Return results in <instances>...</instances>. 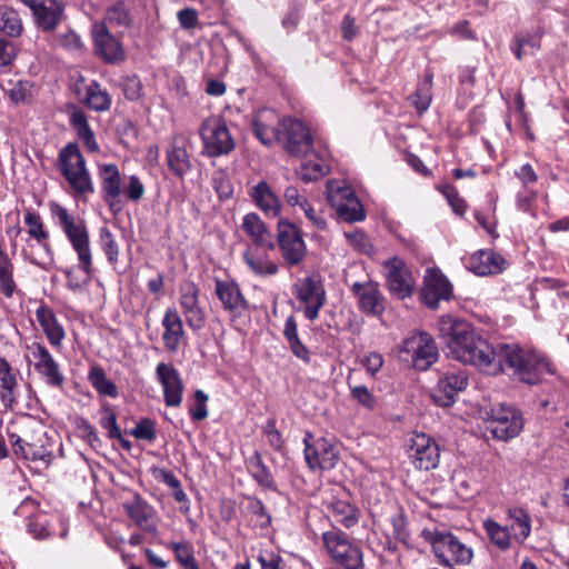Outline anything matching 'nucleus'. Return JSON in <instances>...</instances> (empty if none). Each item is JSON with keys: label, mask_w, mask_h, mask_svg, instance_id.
<instances>
[{"label": "nucleus", "mask_w": 569, "mask_h": 569, "mask_svg": "<svg viewBox=\"0 0 569 569\" xmlns=\"http://www.w3.org/2000/svg\"><path fill=\"white\" fill-rule=\"evenodd\" d=\"M438 330L443 339L447 356L466 365H471L487 375H497L502 363L518 380L536 385L542 377L553 373L549 359L536 350L525 349L515 343L501 345L497 353L467 321L450 315L439 318Z\"/></svg>", "instance_id": "f257e3e1"}, {"label": "nucleus", "mask_w": 569, "mask_h": 569, "mask_svg": "<svg viewBox=\"0 0 569 569\" xmlns=\"http://www.w3.org/2000/svg\"><path fill=\"white\" fill-rule=\"evenodd\" d=\"M49 209L56 223L61 228L72 249L77 253L79 268L90 277L92 271V251L86 222L76 218L58 202H50Z\"/></svg>", "instance_id": "f03ea898"}, {"label": "nucleus", "mask_w": 569, "mask_h": 569, "mask_svg": "<svg viewBox=\"0 0 569 569\" xmlns=\"http://www.w3.org/2000/svg\"><path fill=\"white\" fill-rule=\"evenodd\" d=\"M425 540L430 543L433 555L441 566L453 568L468 566L473 559L472 548L448 530H423Z\"/></svg>", "instance_id": "7ed1b4c3"}, {"label": "nucleus", "mask_w": 569, "mask_h": 569, "mask_svg": "<svg viewBox=\"0 0 569 569\" xmlns=\"http://www.w3.org/2000/svg\"><path fill=\"white\" fill-rule=\"evenodd\" d=\"M58 168L76 196H87L94 191L86 160L76 143H68L58 156Z\"/></svg>", "instance_id": "20e7f679"}, {"label": "nucleus", "mask_w": 569, "mask_h": 569, "mask_svg": "<svg viewBox=\"0 0 569 569\" xmlns=\"http://www.w3.org/2000/svg\"><path fill=\"white\" fill-rule=\"evenodd\" d=\"M321 539L333 562L343 569H363L361 548L350 541L345 532L338 529L327 530L322 532Z\"/></svg>", "instance_id": "39448f33"}, {"label": "nucleus", "mask_w": 569, "mask_h": 569, "mask_svg": "<svg viewBox=\"0 0 569 569\" xmlns=\"http://www.w3.org/2000/svg\"><path fill=\"white\" fill-rule=\"evenodd\" d=\"M438 355L436 342L427 332H416L403 339L398 347L399 359L418 370H427L437 361Z\"/></svg>", "instance_id": "423d86ee"}, {"label": "nucleus", "mask_w": 569, "mask_h": 569, "mask_svg": "<svg viewBox=\"0 0 569 569\" xmlns=\"http://www.w3.org/2000/svg\"><path fill=\"white\" fill-rule=\"evenodd\" d=\"M203 152L209 157L229 154L236 147L227 123L217 117L204 120L200 127Z\"/></svg>", "instance_id": "0eeeda50"}, {"label": "nucleus", "mask_w": 569, "mask_h": 569, "mask_svg": "<svg viewBox=\"0 0 569 569\" xmlns=\"http://www.w3.org/2000/svg\"><path fill=\"white\" fill-rule=\"evenodd\" d=\"M293 295L302 306L305 317L310 321H315L327 301L321 278L312 274L299 279L293 286Z\"/></svg>", "instance_id": "6e6552de"}, {"label": "nucleus", "mask_w": 569, "mask_h": 569, "mask_svg": "<svg viewBox=\"0 0 569 569\" xmlns=\"http://www.w3.org/2000/svg\"><path fill=\"white\" fill-rule=\"evenodd\" d=\"M328 189L329 202L341 220L349 223L365 220V208L350 187L336 186V183L329 181Z\"/></svg>", "instance_id": "1a4fd4ad"}, {"label": "nucleus", "mask_w": 569, "mask_h": 569, "mask_svg": "<svg viewBox=\"0 0 569 569\" xmlns=\"http://www.w3.org/2000/svg\"><path fill=\"white\" fill-rule=\"evenodd\" d=\"M277 244L281 257L290 267L300 264L307 256V246L302 234L292 222H278Z\"/></svg>", "instance_id": "9d476101"}, {"label": "nucleus", "mask_w": 569, "mask_h": 569, "mask_svg": "<svg viewBox=\"0 0 569 569\" xmlns=\"http://www.w3.org/2000/svg\"><path fill=\"white\" fill-rule=\"evenodd\" d=\"M305 459L308 467L312 470H331L339 460L338 447L326 438L313 439L311 433H307L305 439Z\"/></svg>", "instance_id": "9b49d317"}, {"label": "nucleus", "mask_w": 569, "mask_h": 569, "mask_svg": "<svg viewBox=\"0 0 569 569\" xmlns=\"http://www.w3.org/2000/svg\"><path fill=\"white\" fill-rule=\"evenodd\" d=\"M387 287L391 295L405 299L412 295L416 280L406 262L392 257L382 262Z\"/></svg>", "instance_id": "f8f14e48"}, {"label": "nucleus", "mask_w": 569, "mask_h": 569, "mask_svg": "<svg viewBox=\"0 0 569 569\" xmlns=\"http://www.w3.org/2000/svg\"><path fill=\"white\" fill-rule=\"evenodd\" d=\"M488 429L499 440H508L519 435L523 427L520 412L508 405H499L491 409Z\"/></svg>", "instance_id": "ddd939ff"}, {"label": "nucleus", "mask_w": 569, "mask_h": 569, "mask_svg": "<svg viewBox=\"0 0 569 569\" xmlns=\"http://www.w3.org/2000/svg\"><path fill=\"white\" fill-rule=\"evenodd\" d=\"M27 349L32 355L34 371L44 383L52 388H61L64 383L63 372L46 346L32 342L27 346Z\"/></svg>", "instance_id": "4468645a"}, {"label": "nucleus", "mask_w": 569, "mask_h": 569, "mask_svg": "<svg viewBox=\"0 0 569 569\" xmlns=\"http://www.w3.org/2000/svg\"><path fill=\"white\" fill-rule=\"evenodd\" d=\"M409 458L419 470L435 469L440 459L439 446L430 436L417 432L410 438Z\"/></svg>", "instance_id": "2eb2a0df"}, {"label": "nucleus", "mask_w": 569, "mask_h": 569, "mask_svg": "<svg viewBox=\"0 0 569 569\" xmlns=\"http://www.w3.org/2000/svg\"><path fill=\"white\" fill-rule=\"evenodd\" d=\"M283 148L292 156H306L312 148V137L299 120L282 119L281 140Z\"/></svg>", "instance_id": "dca6fc26"}, {"label": "nucleus", "mask_w": 569, "mask_h": 569, "mask_svg": "<svg viewBox=\"0 0 569 569\" xmlns=\"http://www.w3.org/2000/svg\"><path fill=\"white\" fill-rule=\"evenodd\" d=\"M451 296L452 286L441 270L427 268L421 290L423 303L430 309H437L441 300H449Z\"/></svg>", "instance_id": "f3484780"}, {"label": "nucleus", "mask_w": 569, "mask_h": 569, "mask_svg": "<svg viewBox=\"0 0 569 569\" xmlns=\"http://www.w3.org/2000/svg\"><path fill=\"white\" fill-rule=\"evenodd\" d=\"M468 386V377L462 370L443 373L432 389V399L441 407L455 403L457 396Z\"/></svg>", "instance_id": "a211bd4d"}, {"label": "nucleus", "mask_w": 569, "mask_h": 569, "mask_svg": "<svg viewBox=\"0 0 569 569\" xmlns=\"http://www.w3.org/2000/svg\"><path fill=\"white\" fill-rule=\"evenodd\" d=\"M156 378L162 387L166 405L168 407H179L184 390L179 371L171 363L160 362L156 367Z\"/></svg>", "instance_id": "6ab92c4d"}, {"label": "nucleus", "mask_w": 569, "mask_h": 569, "mask_svg": "<svg viewBox=\"0 0 569 569\" xmlns=\"http://www.w3.org/2000/svg\"><path fill=\"white\" fill-rule=\"evenodd\" d=\"M34 18L36 26L43 32L53 31L63 14V7L58 0H21Z\"/></svg>", "instance_id": "aec40b11"}, {"label": "nucleus", "mask_w": 569, "mask_h": 569, "mask_svg": "<svg viewBox=\"0 0 569 569\" xmlns=\"http://www.w3.org/2000/svg\"><path fill=\"white\" fill-rule=\"evenodd\" d=\"M252 132L264 146L281 140L282 120L272 109L263 108L256 112L251 121Z\"/></svg>", "instance_id": "412c9836"}, {"label": "nucleus", "mask_w": 569, "mask_h": 569, "mask_svg": "<svg viewBox=\"0 0 569 569\" xmlns=\"http://www.w3.org/2000/svg\"><path fill=\"white\" fill-rule=\"evenodd\" d=\"M351 292L357 298L359 309L371 316H379L385 310V298L380 292L379 284L372 280L353 282Z\"/></svg>", "instance_id": "4be33fe9"}, {"label": "nucleus", "mask_w": 569, "mask_h": 569, "mask_svg": "<svg viewBox=\"0 0 569 569\" xmlns=\"http://www.w3.org/2000/svg\"><path fill=\"white\" fill-rule=\"evenodd\" d=\"M214 293L232 318H238L248 308V302L241 292L239 284L233 280H214Z\"/></svg>", "instance_id": "5701e85b"}, {"label": "nucleus", "mask_w": 569, "mask_h": 569, "mask_svg": "<svg viewBox=\"0 0 569 569\" xmlns=\"http://www.w3.org/2000/svg\"><path fill=\"white\" fill-rule=\"evenodd\" d=\"M96 53L108 63L123 61L126 53L121 42L112 36L104 24H96L92 31Z\"/></svg>", "instance_id": "b1692460"}, {"label": "nucleus", "mask_w": 569, "mask_h": 569, "mask_svg": "<svg viewBox=\"0 0 569 569\" xmlns=\"http://www.w3.org/2000/svg\"><path fill=\"white\" fill-rule=\"evenodd\" d=\"M99 177L103 199L112 212H119L122 209L121 196V176L114 163H104L99 167Z\"/></svg>", "instance_id": "393cba45"}, {"label": "nucleus", "mask_w": 569, "mask_h": 569, "mask_svg": "<svg viewBox=\"0 0 569 569\" xmlns=\"http://www.w3.org/2000/svg\"><path fill=\"white\" fill-rule=\"evenodd\" d=\"M506 263L505 258L500 253L490 249H482L467 259L466 267L475 274L486 277L502 272Z\"/></svg>", "instance_id": "a878e982"}, {"label": "nucleus", "mask_w": 569, "mask_h": 569, "mask_svg": "<svg viewBox=\"0 0 569 569\" xmlns=\"http://www.w3.org/2000/svg\"><path fill=\"white\" fill-rule=\"evenodd\" d=\"M161 326L163 328L162 342L164 349L168 352H177L184 340L186 331L182 319L174 307H168L164 310Z\"/></svg>", "instance_id": "bb28decb"}, {"label": "nucleus", "mask_w": 569, "mask_h": 569, "mask_svg": "<svg viewBox=\"0 0 569 569\" xmlns=\"http://www.w3.org/2000/svg\"><path fill=\"white\" fill-rule=\"evenodd\" d=\"M249 196L254 204L268 217L277 218L281 213V201L270 184L261 180L250 188Z\"/></svg>", "instance_id": "cd10ccee"}, {"label": "nucleus", "mask_w": 569, "mask_h": 569, "mask_svg": "<svg viewBox=\"0 0 569 569\" xmlns=\"http://www.w3.org/2000/svg\"><path fill=\"white\" fill-rule=\"evenodd\" d=\"M123 508L137 527L149 533L157 532L154 509L140 496H134L131 501L124 502Z\"/></svg>", "instance_id": "c85d7f7f"}, {"label": "nucleus", "mask_w": 569, "mask_h": 569, "mask_svg": "<svg viewBox=\"0 0 569 569\" xmlns=\"http://www.w3.org/2000/svg\"><path fill=\"white\" fill-rule=\"evenodd\" d=\"M36 318L49 343L53 348L60 349L66 338V331L58 321L53 310L49 306L41 303L36 310Z\"/></svg>", "instance_id": "c756f323"}, {"label": "nucleus", "mask_w": 569, "mask_h": 569, "mask_svg": "<svg viewBox=\"0 0 569 569\" xmlns=\"http://www.w3.org/2000/svg\"><path fill=\"white\" fill-rule=\"evenodd\" d=\"M241 229L253 244L268 249L274 248L272 234L258 213H247L242 218Z\"/></svg>", "instance_id": "7c9ffc66"}, {"label": "nucleus", "mask_w": 569, "mask_h": 569, "mask_svg": "<svg viewBox=\"0 0 569 569\" xmlns=\"http://www.w3.org/2000/svg\"><path fill=\"white\" fill-rule=\"evenodd\" d=\"M19 371L6 358L0 357V399L6 407L12 408L18 399Z\"/></svg>", "instance_id": "2f4dec72"}, {"label": "nucleus", "mask_w": 569, "mask_h": 569, "mask_svg": "<svg viewBox=\"0 0 569 569\" xmlns=\"http://www.w3.org/2000/svg\"><path fill=\"white\" fill-rule=\"evenodd\" d=\"M505 525L513 536V540L518 543H523L531 533V517L522 508H508Z\"/></svg>", "instance_id": "473e14b6"}, {"label": "nucleus", "mask_w": 569, "mask_h": 569, "mask_svg": "<svg viewBox=\"0 0 569 569\" xmlns=\"http://www.w3.org/2000/svg\"><path fill=\"white\" fill-rule=\"evenodd\" d=\"M329 516L339 525L349 529L359 522L360 510L342 499H332L327 505Z\"/></svg>", "instance_id": "72a5a7b5"}, {"label": "nucleus", "mask_w": 569, "mask_h": 569, "mask_svg": "<svg viewBox=\"0 0 569 569\" xmlns=\"http://www.w3.org/2000/svg\"><path fill=\"white\" fill-rule=\"evenodd\" d=\"M243 260L249 269L259 277H271L278 273L279 267L266 253L248 248L242 253Z\"/></svg>", "instance_id": "f704fd0d"}, {"label": "nucleus", "mask_w": 569, "mask_h": 569, "mask_svg": "<svg viewBox=\"0 0 569 569\" xmlns=\"http://www.w3.org/2000/svg\"><path fill=\"white\" fill-rule=\"evenodd\" d=\"M482 528L489 541L499 550L507 551L512 547L513 536L506 525L487 518L482 521Z\"/></svg>", "instance_id": "c9c22d12"}, {"label": "nucleus", "mask_w": 569, "mask_h": 569, "mask_svg": "<svg viewBox=\"0 0 569 569\" xmlns=\"http://www.w3.org/2000/svg\"><path fill=\"white\" fill-rule=\"evenodd\" d=\"M167 163L169 169L180 178L191 170L192 166L189 154L177 139L167 149Z\"/></svg>", "instance_id": "e433bc0d"}, {"label": "nucleus", "mask_w": 569, "mask_h": 569, "mask_svg": "<svg viewBox=\"0 0 569 569\" xmlns=\"http://www.w3.org/2000/svg\"><path fill=\"white\" fill-rule=\"evenodd\" d=\"M283 336L289 343L290 350L292 353L303 362H310V351L302 343L298 336V325L293 316H289L286 319Z\"/></svg>", "instance_id": "4c0bfd02"}, {"label": "nucleus", "mask_w": 569, "mask_h": 569, "mask_svg": "<svg viewBox=\"0 0 569 569\" xmlns=\"http://www.w3.org/2000/svg\"><path fill=\"white\" fill-rule=\"evenodd\" d=\"M70 123L88 150L96 152L98 150V143L92 130L90 129L84 112L81 110H73L70 114Z\"/></svg>", "instance_id": "58836bf2"}, {"label": "nucleus", "mask_w": 569, "mask_h": 569, "mask_svg": "<svg viewBox=\"0 0 569 569\" xmlns=\"http://www.w3.org/2000/svg\"><path fill=\"white\" fill-rule=\"evenodd\" d=\"M86 104L98 112L107 111L111 106V97L106 89L93 81L86 88Z\"/></svg>", "instance_id": "ea45409f"}, {"label": "nucleus", "mask_w": 569, "mask_h": 569, "mask_svg": "<svg viewBox=\"0 0 569 569\" xmlns=\"http://www.w3.org/2000/svg\"><path fill=\"white\" fill-rule=\"evenodd\" d=\"M247 468L251 477L262 487L272 488L273 477L269 468L263 463L261 455L254 451L247 460Z\"/></svg>", "instance_id": "a19ab883"}, {"label": "nucleus", "mask_w": 569, "mask_h": 569, "mask_svg": "<svg viewBox=\"0 0 569 569\" xmlns=\"http://www.w3.org/2000/svg\"><path fill=\"white\" fill-rule=\"evenodd\" d=\"M88 379L98 393L110 398H117L119 396L118 387L107 378L101 367H92L89 371Z\"/></svg>", "instance_id": "79ce46f5"}, {"label": "nucleus", "mask_w": 569, "mask_h": 569, "mask_svg": "<svg viewBox=\"0 0 569 569\" xmlns=\"http://www.w3.org/2000/svg\"><path fill=\"white\" fill-rule=\"evenodd\" d=\"M0 31L12 38L22 33L23 24L18 11L10 7H0Z\"/></svg>", "instance_id": "37998d69"}, {"label": "nucleus", "mask_w": 569, "mask_h": 569, "mask_svg": "<svg viewBox=\"0 0 569 569\" xmlns=\"http://www.w3.org/2000/svg\"><path fill=\"white\" fill-rule=\"evenodd\" d=\"M24 223L28 227L29 236L34 239L41 247L49 251L47 240L49 232L46 230L41 217L34 210H27L24 213Z\"/></svg>", "instance_id": "c03bdc74"}, {"label": "nucleus", "mask_w": 569, "mask_h": 569, "mask_svg": "<svg viewBox=\"0 0 569 569\" xmlns=\"http://www.w3.org/2000/svg\"><path fill=\"white\" fill-rule=\"evenodd\" d=\"M329 172V167L323 159L311 156L305 159L300 168V178L305 182L317 180Z\"/></svg>", "instance_id": "a18cd8bd"}, {"label": "nucleus", "mask_w": 569, "mask_h": 569, "mask_svg": "<svg viewBox=\"0 0 569 569\" xmlns=\"http://www.w3.org/2000/svg\"><path fill=\"white\" fill-rule=\"evenodd\" d=\"M50 518L44 513L28 519L27 529L36 539H46L53 533Z\"/></svg>", "instance_id": "49530a36"}, {"label": "nucleus", "mask_w": 569, "mask_h": 569, "mask_svg": "<svg viewBox=\"0 0 569 569\" xmlns=\"http://www.w3.org/2000/svg\"><path fill=\"white\" fill-rule=\"evenodd\" d=\"M409 100L418 113L427 111L431 103V80L427 78L420 82Z\"/></svg>", "instance_id": "de8ad7c7"}, {"label": "nucleus", "mask_w": 569, "mask_h": 569, "mask_svg": "<svg viewBox=\"0 0 569 569\" xmlns=\"http://www.w3.org/2000/svg\"><path fill=\"white\" fill-rule=\"evenodd\" d=\"M99 244L110 263L114 264L119 257V247L112 232L103 227L99 232Z\"/></svg>", "instance_id": "09e8293b"}, {"label": "nucleus", "mask_w": 569, "mask_h": 569, "mask_svg": "<svg viewBox=\"0 0 569 569\" xmlns=\"http://www.w3.org/2000/svg\"><path fill=\"white\" fill-rule=\"evenodd\" d=\"M167 548L174 552L176 559L186 568L194 567L193 549L190 542H168Z\"/></svg>", "instance_id": "8fccbe9b"}, {"label": "nucleus", "mask_w": 569, "mask_h": 569, "mask_svg": "<svg viewBox=\"0 0 569 569\" xmlns=\"http://www.w3.org/2000/svg\"><path fill=\"white\" fill-rule=\"evenodd\" d=\"M54 46L70 52H77L82 49L81 39L73 30L57 33L54 37Z\"/></svg>", "instance_id": "3c124183"}, {"label": "nucleus", "mask_w": 569, "mask_h": 569, "mask_svg": "<svg viewBox=\"0 0 569 569\" xmlns=\"http://www.w3.org/2000/svg\"><path fill=\"white\" fill-rule=\"evenodd\" d=\"M102 417L100 419V425L103 429L108 430L110 438L120 439L121 431L117 425V415L112 410L111 406L108 403L102 405L101 408Z\"/></svg>", "instance_id": "603ef678"}, {"label": "nucleus", "mask_w": 569, "mask_h": 569, "mask_svg": "<svg viewBox=\"0 0 569 569\" xmlns=\"http://www.w3.org/2000/svg\"><path fill=\"white\" fill-rule=\"evenodd\" d=\"M130 433L138 440L152 442L157 438L156 423L149 418H142L137 422Z\"/></svg>", "instance_id": "864d4df0"}, {"label": "nucleus", "mask_w": 569, "mask_h": 569, "mask_svg": "<svg viewBox=\"0 0 569 569\" xmlns=\"http://www.w3.org/2000/svg\"><path fill=\"white\" fill-rule=\"evenodd\" d=\"M106 20L110 24L128 27L130 17L123 2H118L108 9Z\"/></svg>", "instance_id": "5fc2aeb1"}, {"label": "nucleus", "mask_w": 569, "mask_h": 569, "mask_svg": "<svg viewBox=\"0 0 569 569\" xmlns=\"http://www.w3.org/2000/svg\"><path fill=\"white\" fill-rule=\"evenodd\" d=\"M179 303L182 312L200 306L199 289L194 283H188L181 288Z\"/></svg>", "instance_id": "6e6d98bb"}, {"label": "nucleus", "mask_w": 569, "mask_h": 569, "mask_svg": "<svg viewBox=\"0 0 569 569\" xmlns=\"http://www.w3.org/2000/svg\"><path fill=\"white\" fill-rule=\"evenodd\" d=\"M345 237L347 238L348 242L358 251L370 254L373 250V247L367 237L366 233H363L360 230H355L350 232H346Z\"/></svg>", "instance_id": "4d7b16f0"}, {"label": "nucleus", "mask_w": 569, "mask_h": 569, "mask_svg": "<svg viewBox=\"0 0 569 569\" xmlns=\"http://www.w3.org/2000/svg\"><path fill=\"white\" fill-rule=\"evenodd\" d=\"M194 406L190 407L189 415L192 420L201 421L208 417V396L202 390L194 391Z\"/></svg>", "instance_id": "13d9d810"}, {"label": "nucleus", "mask_w": 569, "mask_h": 569, "mask_svg": "<svg viewBox=\"0 0 569 569\" xmlns=\"http://www.w3.org/2000/svg\"><path fill=\"white\" fill-rule=\"evenodd\" d=\"M212 186L221 199H228L233 193L232 183L224 171L213 173Z\"/></svg>", "instance_id": "bf43d9fd"}, {"label": "nucleus", "mask_w": 569, "mask_h": 569, "mask_svg": "<svg viewBox=\"0 0 569 569\" xmlns=\"http://www.w3.org/2000/svg\"><path fill=\"white\" fill-rule=\"evenodd\" d=\"M124 196L134 202L140 201L144 196V186L140 178L136 174H131L128 178V184L123 189Z\"/></svg>", "instance_id": "052dcab7"}, {"label": "nucleus", "mask_w": 569, "mask_h": 569, "mask_svg": "<svg viewBox=\"0 0 569 569\" xmlns=\"http://www.w3.org/2000/svg\"><path fill=\"white\" fill-rule=\"evenodd\" d=\"M188 327L193 331H199L206 326V313L203 309L198 306L182 312Z\"/></svg>", "instance_id": "680f3d73"}, {"label": "nucleus", "mask_w": 569, "mask_h": 569, "mask_svg": "<svg viewBox=\"0 0 569 569\" xmlns=\"http://www.w3.org/2000/svg\"><path fill=\"white\" fill-rule=\"evenodd\" d=\"M442 193L446 196V198L455 213H457V214L465 213V211L467 209L466 201L461 197H459L455 187L445 186L442 189Z\"/></svg>", "instance_id": "e2e57ef3"}, {"label": "nucleus", "mask_w": 569, "mask_h": 569, "mask_svg": "<svg viewBox=\"0 0 569 569\" xmlns=\"http://www.w3.org/2000/svg\"><path fill=\"white\" fill-rule=\"evenodd\" d=\"M14 267L0 270V291L7 297L11 298L17 289L13 279Z\"/></svg>", "instance_id": "0e129e2a"}, {"label": "nucleus", "mask_w": 569, "mask_h": 569, "mask_svg": "<svg viewBox=\"0 0 569 569\" xmlns=\"http://www.w3.org/2000/svg\"><path fill=\"white\" fill-rule=\"evenodd\" d=\"M352 398L362 407L372 409L375 407V397L366 386H356L351 388Z\"/></svg>", "instance_id": "69168bd1"}, {"label": "nucleus", "mask_w": 569, "mask_h": 569, "mask_svg": "<svg viewBox=\"0 0 569 569\" xmlns=\"http://www.w3.org/2000/svg\"><path fill=\"white\" fill-rule=\"evenodd\" d=\"M361 362L367 373L375 377L383 366V357L381 353L373 351L366 355Z\"/></svg>", "instance_id": "338daca9"}, {"label": "nucleus", "mask_w": 569, "mask_h": 569, "mask_svg": "<svg viewBox=\"0 0 569 569\" xmlns=\"http://www.w3.org/2000/svg\"><path fill=\"white\" fill-rule=\"evenodd\" d=\"M261 569H280L281 557L273 551H262L257 558Z\"/></svg>", "instance_id": "774afa93"}]
</instances>
